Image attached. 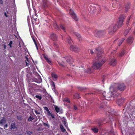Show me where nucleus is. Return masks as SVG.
Segmentation results:
<instances>
[{"label":"nucleus","mask_w":135,"mask_h":135,"mask_svg":"<svg viewBox=\"0 0 135 135\" xmlns=\"http://www.w3.org/2000/svg\"><path fill=\"white\" fill-rule=\"evenodd\" d=\"M64 102H67L68 103H70V100L68 98H65L64 99Z\"/></svg>","instance_id":"bb28decb"},{"label":"nucleus","mask_w":135,"mask_h":135,"mask_svg":"<svg viewBox=\"0 0 135 135\" xmlns=\"http://www.w3.org/2000/svg\"><path fill=\"white\" fill-rule=\"evenodd\" d=\"M50 114H47V115L49 116H50L52 118H54V116L51 114L50 112Z\"/></svg>","instance_id":"473e14b6"},{"label":"nucleus","mask_w":135,"mask_h":135,"mask_svg":"<svg viewBox=\"0 0 135 135\" xmlns=\"http://www.w3.org/2000/svg\"><path fill=\"white\" fill-rule=\"evenodd\" d=\"M12 41H10L8 44V46H9L10 47H12Z\"/></svg>","instance_id":"58836bf2"},{"label":"nucleus","mask_w":135,"mask_h":135,"mask_svg":"<svg viewBox=\"0 0 135 135\" xmlns=\"http://www.w3.org/2000/svg\"><path fill=\"white\" fill-rule=\"evenodd\" d=\"M50 84L54 88L55 85L54 83L53 82L51 81L50 83Z\"/></svg>","instance_id":"2f4dec72"},{"label":"nucleus","mask_w":135,"mask_h":135,"mask_svg":"<svg viewBox=\"0 0 135 135\" xmlns=\"http://www.w3.org/2000/svg\"><path fill=\"white\" fill-rule=\"evenodd\" d=\"M74 98H80V96L78 93H76L74 95Z\"/></svg>","instance_id":"5701e85b"},{"label":"nucleus","mask_w":135,"mask_h":135,"mask_svg":"<svg viewBox=\"0 0 135 135\" xmlns=\"http://www.w3.org/2000/svg\"><path fill=\"white\" fill-rule=\"evenodd\" d=\"M59 64L62 66H64V62H63L62 61L61 63L60 62H59Z\"/></svg>","instance_id":"72a5a7b5"},{"label":"nucleus","mask_w":135,"mask_h":135,"mask_svg":"<svg viewBox=\"0 0 135 135\" xmlns=\"http://www.w3.org/2000/svg\"><path fill=\"white\" fill-rule=\"evenodd\" d=\"M75 35L76 36L78 37L79 38V40H81V35L79 34L77 32H75L74 33Z\"/></svg>","instance_id":"4468645a"},{"label":"nucleus","mask_w":135,"mask_h":135,"mask_svg":"<svg viewBox=\"0 0 135 135\" xmlns=\"http://www.w3.org/2000/svg\"><path fill=\"white\" fill-rule=\"evenodd\" d=\"M67 41L69 44H70V42L71 39L70 37H69L67 38Z\"/></svg>","instance_id":"e433bc0d"},{"label":"nucleus","mask_w":135,"mask_h":135,"mask_svg":"<svg viewBox=\"0 0 135 135\" xmlns=\"http://www.w3.org/2000/svg\"><path fill=\"white\" fill-rule=\"evenodd\" d=\"M8 126V125L7 124H6L4 126V128L5 129Z\"/></svg>","instance_id":"3c124183"},{"label":"nucleus","mask_w":135,"mask_h":135,"mask_svg":"<svg viewBox=\"0 0 135 135\" xmlns=\"http://www.w3.org/2000/svg\"><path fill=\"white\" fill-rule=\"evenodd\" d=\"M129 6H126L125 7V11H127L128 9H129Z\"/></svg>","instance_id":"c9c22d12"},{"label":"nucleus","mask_w":135,"mask_h":135,"mask_svg":"<svg viewBox=\"0 0 135 135\" xmlns=\"http://www.w3.org/2000/svg\"><path fill=\"white\" fill-rule=\"evenodd\" d=\"M123 100H122L120 99L119 100V101H118L117 100V103L119 105H120V103H122L123 102Z\"/></svg>","instance_id":"b1692460"},{"label":"nucleus","mask_w":135,"mask_h":135,"mask_svg":"<svg viewBox=\"0 0 135 135\" xmlns=\"http://www.w3.org/2000/svg\"><path fill=\"white\" fill-rule=\"evenodd\" d=\"M35 97H36L37 98H38L39 100L41 99L42 98L41 96L40 95H36L35 96Z\"/></svg>","instance_id":"c85d7f7f"},{"label":"nucleus","mask_w":135,"mask_h":135,"mask_svg":"<svg viewBox=\"0 0 135 135\" xmlns=\"http://www.w3.org/2000/svg\"><path fill=\"white\" fill-rule=\"evenodd\" d=\"M16 128L15 124L14 123L12 124H11V128Z\"/></svg>","instance_id":"cd10ccee"},{"label":"nucleus","mask_w":135,"mask_h":135,"mask_svg":"<svg viewBox=\"0 0 135 135\" xmlns=\"http://www.w3.org/2000/svg\"><path fill=\"white\" fill-rule=\"evenodd\" d=\"M60 128L62 131L64 132H66V130L64 128L63 126L61 125L60 126Z\"/></svg>","instance_id":"6ab92c4d"},{"label":"nucleus","mask_w":135,"mask_h":135,"mask_svg":"<svg viewBox=\"0 0 135 135\" xmlns=\"http://www.w3.org/2000/svg\"><path fill=\"white\" fill-rule=\"evenodd\" d=\"M4 49H6V47L5 45H4Z\"/></svg>","instance_id":"5fc2aeb1"},{"label":"nucleus","mask_w":135,"mask_h":135,"mask_svg":"<svg viewBox=\"0 0 135 135\" xmlns=\"http://www.w3.org/2000/svg\"><path fill=\"white\" fill-rule=\"evenodd\" d=\"M124 39L123 38L122 40L121 41H119V42L118 43V45L119 46H120V45L122 44V42H123V41H124Z\"/></svg>","instance_id":"a878e982"},{"label":"nucleus","mask_w":135,"mask_h":135,"mask_svg":"<svg viewBox=\"0 0 135 135\" xmlns=\"http://www.w3.org/2000/svg\"><path fill=\"white\" fill-rule=\"evenodd\" d=\"M11 27L12 29H14V28L15 27V24H13L12 25L11 24Z\"/></svg>","instance_id":"a19ab883"},{"label":"nucleus","mask_w":135,"mask_h":135,"mask_svg":"<svg viewBox=\"0 0 135 135\" xmlns=\"http://www.w3.org/2000/svg\"><path fill=\"white\" fill-rule=\"evenodd\" d=\"M63 123L64 124L65 126L67 127V123L65 121V120H63Z\"/></svg>","instance_id":"7c9ffc66"},{"label":"nucleus","mask_w":135,"mask_h":135,"mask_svg":"<svg viewBox=\"0 0 135 135\" xmlns=\"http://www.w3.org/2000/svg\"><path fill=\"white\" fill-rule=\"evenodd\" d=\"M107 98H105V99L107 100H110V99H110V97H108V95H107Z\"/></svg>","instance_id":"a18cd8bd"},{"label":"nucleus","mask_w":135,"mask_h":135,"mask_svg":"<svg viewBox=\"0 0 135 135\" xmlns=\"http://www.w3.org/2000/svg\"><path fill=\"white\" fill-rule=\"evenodd\" d=\"M101 52L98 51L97 55L98 61L94 63L92 66V68L94 69H99L105 62L106 60L105 59L102 57H101Z\"/></svg>","instance_id":"f257e3e1"},{"label":"nucleus","mask_w":135,"mask_h":135,"mask_svg":"<svg viewBox=\"0 0 135 135\" xmlns=\"http://www.w3.org/2000/svg\"><path fill=\"white\" fill-rule=\"evenodd\" d=\"M100 32H98V34H99V33H100Z\"/></svg>","instance_id":"13d9d810"},{"label":"nucleus","mask_w":135,"mask_h":135,"mask_svg":"<svg viewBox=\"0 0 135 135\" xmlns=\"http://www.w3.org/2000/svg\"><path fill=\"white\" fill-rule=\"evenodd\" d=\"M26 66H28V64L27 63V62H26Z\"/></svg>","instance_id":"864d4df0"},{"label":"nucleus","mask_w":135,"mask_h":135,"mask_svg":"<svg viewBox=\"0 0 135 135\" xmlns=\"http://www.w3.org/2000/svg\"><path fill=\"white\" fill-rule=\"evenodd\" d=\"M6 122L5 119L4 118L1 119H0V124L1 125L3 124Z\"/></svg>","instance_id":"f8f14e48"},{"label":"nucleus","mask_w":135,"mask_h":135,"mask_svg":"<svg viewBox=\"0 0 135 135\" xmlns=\"http://www.w3.org/2000/svg\"><path fill=\"white\" fill-rule=\"evenodd\" d=\"M55 109L56 111L58 113H62V110L57 106H55Z\"/></svg>","instance_id":"9b49d317"},{"label":"nucleus","mask_w":135,"mask_h":135,"mask_svg":"<svg viewBox=\"0 0 135 135\" xmlns=\"http://www.w3.org/2000/svg\"><path fill=\"white\" fill-rule=\"evenodd\" d=\"M69 13L70 15L72 17L73 19L75 20L76 21L78 20L77 17L73 11L72 9H70Z\"/></svg>","instance_id":"39448f33"},{"label":"nucleus","mask_w":135,"mask_h":135,"mask_svg":"<svg viewBox=\"0 0 135 135\" xmlns=\"http://www.w3.org/2000/svg\"><path fill=\"white\" fill-rule=\"evenodd\" d=\"M20 47L21 46V45L20 44Z\"/></svg>","instance_id":"4d7b16f0"},{"label":"nucleus","mask_w":135,"mask_h":135,"mask_svg":"<svg viewBox=\"0 0 135 135\" xmlns=\"http://www.w3.org/2000/svg\"><path fill=\"white\" fill-rule=\"evenodd\" d=\"M54 27L58 29L59 27L56 23H55L54 25Z\"/></svg>","instance_id":"c03bdc74"},{"label":"nucleus","mask_w":135,"mask_h":135,"mask_svg":"<svg viewBox=\"0 0 135 135\" xmlns=\"http://www.w3.org/2000/svg\"><path fill=\"white\" fill-rule=\"evenodd\" d=\"M35 112L37 114H39L40 113V112H38L36 110H35Z\"/></svg>","instance_id":"49530a36"},{"label":"nucleus","mask_w":135,"mask_h":135,"mask_svg":"<svg viewBox=\"0 0 135 135\" xmlns=\"http://www.w3.org/2000/svg\"><path fill=\"white\" fill-rule=\"evenodd\" d=\"M44 109L47 111V114H50V112L49 111V110L48 109V108L47 107H44Z\"/></svg>","instance_id":"aec40b11"},{"label":"nucleus","mask_w":135,"mask_h":135,"mask_svg":"<svg viewBox=\"0 0 135 135\" xmlns=\"http://www.w3.org/2000/svg\"><path fill=\"white\" fill-rule=\"evenodd\" d=\"M109 134L111 135H116V133L114 132L113 129H112L110 131Z\"/></svg>","instance_id":"f3484780"},{"label":"nucleus","mask_w":135,"mask_h":135,"mask_svg":"<svg viewBox=\"0 0 135 135\" xmlns=\"http://www.w3.org/2000/svg\"><path fill=\"white\" fill-rule=\"evenodd\" d=\"M3 3L2 0H0V4H2Z\"/></svg>","instance_id":"603ef678"},{"label":"nucleus","mask_w":135,"mask_h":135,"mask_svg":"<svg viewBox=\"0 0 135 135\" xmlns=\"http://www.w3.org/2000/svg\"><path fill=\"white\" fill-rule=\"evenodd\" d=\"M112 6H113V7H114V4H113Z\"/></svg>","instance_id":"6e6d98bb"},{"label":"nucleus","mask_w":135,"mask_h":135,"mask_svg":"<svg viewBox=\"0 0 135 135\" xmlns=\"http://www.w3.org/2000/svg\"><path fill=\"white\" fill-rule=\"evenodd\" d=\"M71 50L72 51L78 52L79 51V49L78 47L73 45H71L70 47Z\"/></svg>","instance_id":"423d86ee"},{"label":"nucleus","mask_w":135,"mask_h":135,"mask_svg":"<svg viewBox=\"0 0 135 135\" xmlns=\"http://www.w3.org/2000/svg\"><path fill=\"white\" fill-rule=\"evenodd\" d=\"M110 89H112V88H110Z\"/></svg>","instance_id":"680f3d73"},{"label":"nucleus","mask_w":135,"mask_h":135,"mask_svg":"<svg viewBox=\"0 0 135 135\" xmlns=\"http://www.w3.org/2000/svg\"><path fill=\"white\" fill-rule=\"evenodd\" d=\"M47 0H42L43 6L44 7H45L46 4Z\"/></svg>","instance_id":"393cba45"},{"label":"nucleus","mask_w":135,"mask_h":135,"mask_svg":"<svg viewBox=\"0 0 135 135\" xmlns=\"http://www.w3.org/2000/svg\"><path fill=\"white\" fill-rule=\"evenodd\" d=\"M124 54V52L123 51V52H121L120 53V54L119 55V56H122Z\"/></svg>","instance_id":"ea45409f"},{"label":"nucleus","mask_w":135,"mask_h":135,"mask_svg":"<svg viewBox=\"0 0 135 135\" xmlns=\"http://www.w3.org/2000/svg\"><path fill=\"white\" fill-rule=\"evenodd\" d=\"M127 41L129 44H131L132 42V38L131 37H129Z\"/></svg>","instance_id":"2eb2a0df"},{"label":"nucleus","mask_w":135,"mask_h":135,"mask_svg":"<svg viewBox=\"0 0 135 135\" xmlns=\"http://www.w3.org/2000/svg\"><path fill=\"white\" fill-rule=\"evenodd\" d=\"M65 58L66 61L69 64H71L73 63V60L70 57L66 56L65 57Z\"/></svg>","instance_id":"0eeeda50"},{"label":"nucleus","mask_w":135,"mask_h":135,"mask_svg":"<svg viewBox=\"0 0 135 135\" xmlns=\"http://www.w3.org/2000/svg\"><path fill=\"white\" fill-rule=\"evenodd\" d=\"M8 12L7 11V12H5L4 13V15L6 16V17H8V16L7 15V14H8Z\"/></svg>","instance_id":"f704fd0d"},{"label":"nucleus","mask_w":135,"mask_h":135,"mask_svg":"<svg viewBox=\"0 0 135 135\" xmlns=\"http://www.w3.org/2000/svg\"><path fill=\"white\" fill-rule=\"evenodd\" d=\"M85 72L88 73H91L93 71V70L90 69V68H88V69L86 71L84 70Z\"/></svg>","instance_id":"a211bd4d"},{"label":"nucleus","mask_w":135,"mask_h":135,"mask_svg":"<svg viewBox=\"0 0 135 135\" xmlns=\"http://www.w3.org/2000/svg\"><path fill=\"white\" fill-rule=\"evenodd\" d=\"M115 26L113 25L110 26L108 29V31L109 34H111L113 33L116 30Z\"/></svg>","instance_id":"f03ea898"},{"label":"nucleus","mask_w":135,"mask_h":135,"mask_svg":"<svg viewBox=\"0 0 135 135\" xmlns=\"http://www.w3.org/2000/svg\"><path fill=\"white\" fill-rule=\"evenodd\" d=\"M60 27L64 31L65 30V28L64 26L62 25H60Z\"/></svg>","instance_id":"79ce46f5"},{"label":"nucleus","mask_w":135,"mask_h":135,"mask_svg":"<svg viewBox=\"0 0 135 135\" xmlns=\"http://www.w3.org/2000/svg\"><path fill=\"white\" fill-rule=\"evenodd\" d=\"M32 38L33 40V41H34V43L35 44V45L36 47V48H37V49H38V47L37 46V44L36 42L35 41V39L33 38Z\"/></svg>","instance_id":"c756f323"},{"label":"nucleus","mask_w":135,"mask_h":135,"mask_svg":"<svg viewBox=\"0 0 135 135\" xmlns=\"http://www.w3.org/2000/svg\"><path fill=\"white\" fill-rule=\"evenodd\" d=\"M125 17L123 16H122L119 18V21L117 23V25L118 27H120L123 25L124 19Z\"/></svg>","instance_id":"7ed1b4c3"},{"label":"nucleus","mask_w":135,"mask_h":135,"mask_svg":"<svg viewBox=\"0 0 135 135\" xmlns=\"http://www.w3.org/2000/svg\"><path fill=\"white\" fill-rule=\"evenodd\" d=\"M127 23H128V21H127Z\"/></svg>","instance_id":"052dcab7"},{"label":"nucleus","mask_w":135,"mask_h":135,"mask_svg":"<svg viewBox=\"0 0 135 135\" xmlns=\"http://www.w3.org/2000/svg\"><path fill=\"white\" fill-rule=\"evenodd\" d=\"M90 53L91 54H92L94 52L92 50H90Z\"/></svg>","instance_id":"8fccbe9b"},{"label":"nucleus","mask_w":135,"mask_h":135,"mask_svg":"<svg viewBox=\"0 0 135 135\" xmlns=\"http://www.w3.org/2000/svg\"><path fill=\"white\" fill-rule=\"evenodd\" d=\"M56 36L55 34L54 33H53L51 34V37L52 39L53 40H55V38L56 37Z\"/></svg>","instance_id":"dca6fc26"},{"label":"nucleus","mask_w":135,"mask_h":135,"mask_svg":"<svg viewBox=\"0 0 135 135\" xmlns=\"http://www.w3.org/2000/svg\"><path fill=\"white\" fill-rule=\"evenodd\" d=\"M91 129L95 133H97L98 131V129L97 128H92Z\"/></svg>","instance_id":"412c9836"},{"label":"nucleus","mask_w":135,"mask_h":135,"mask_svg":"<svg viewBox=\"0 0 135 135\" xmlns=\"http://www.w3.org/2000/svg\"><path fill=\"white\" fill-rule=\"evenodd\" d=\"M116 61L114 58L111 59L109 62V64L112 66H114L115 64Z\"/></svg>","instance_id":"6e6552de"},{"label":"nucleus","mask_w":135,"mask_h":135,"mask_svg":"<svg viewBox=\"0 0 135 135\" xmlns=\"http://www.w3.org/2000/svg\"><path fill=\"white\" fill-rule=\"evenodd\" d=\"M118 88L119 90L120 91H123L125 89V87L124 84L122 83L119 85Z\"/></svg>","instance_id":"1a4fd4ad"},{"label":"nucleus","mask_w":135,"mask_h":135,"mask_svg":"<svg viewBox=\"0 0 135 135\" xmlns=\"http://www.w3.org/2000/svg\"><path fill=\"white\" fill-rule=\"evenodd\" d=\"M18 119H20V118H18Z\"/></svg>","instance_id":"bf43d9fd"},{"label":"nucleus","mask_w":135,"mask_h":135,"mask_svg":"<svg viewBox=\"0 0 135 135\" xmlns=\"http://www.w3.org/2000/svg\"><path fill=\"white\" fill-rule=\"evenodd\" d=\"M51 76L52 79L54 80H56L57 78V76L56 75L54 74H52Z\"/></svg>","instance_id":"ddd939ff"},{"label":"nucleus","mask_w":135,"mask_h":135,"mask_svg":"<svg viewBox=\"0 0 135 135\" xmlns=\"http://www.w3.org/2000/svg\"><path fill=\"white\" fill-rule=\"evenodd\" d=\"M74 108L75 110H76L77 109V107L75 105L74 106Z\"/></svg>","instance_id":"09e8293b"},{"label":"nucleus","mask_w":135,"mask_h":135,"mask_svg":"<svg viewBox=\"0 0 135 135\" xmlns=\"http://www.w3.org/2000/svg\"><path fill=\"white\" fill-rule=\"evenodd\" d=\"M44 124L45 126H48V127L49 126V125L48 124H46V123H44Z\"/></svg>","instance_id":"de8ad7c7"},{"label":"nucleus","mask_w":135,"mask_h":135,"mask_svg":"<svg viewBox=\"0 0 135 135\" xmlns=\"http://www.w3.org/2000/svg\"><path fill=\"white\" fill-rule=\"evenodd\" d=\"M97 11V9L94 6H90L89 12L91 14H94Z\"/></svg>","instance_id":"20e7f679"},{"label":"nucleus","mask_w":135,"mask_h":135,"mask_svg":"<svg viewBox=\"0 0 135 135\" xmlns=\"http://www.w3.org/2000/svg\"><path fill=\"white\" fill-rule=\"evenodd\" d=\"M26 133H27V134H29V135H31L32 134V132H31L29 131H27L26 132Z\"/></svg>","instance_id":"37998d69"},{"label":"nucleus","mask_w":135,"mask_h":135,"mask_svg":"<svg viewBox=\"0 0 135 135\" xmlns=\"http://www.w3.org/2000/svg\"><path fill=\"white\" fill-rule=\"evenodd\" d=\"M129 30V29H128L125 31L124 33V36H126L127 35V34L128 33Z\"/></svg>","instance_id":"4be33fe9"},{"label":"nucleus","mask_w":135,"mask_h":135,"mask_svg":"<svg viewBox=\"0 0 135 135\" xmlns=\"http://www.w3.org/2000/svg\"><path fill=\"white\" fill-rule=\"evenodd\" d=\"M44 57L45 59L47 61V62L50 64L51 65L52 64L51 61L50 59L48 58L47 57L46 55H44Z\"/></svg>","instance_id":"9d476101"},{"label":"nucleus","mask_w":135,"mask_h":135,"mask_svg":"<svg viewBox=\"0 0 135 135\" xmlns=\"http://www.w3.org/2000/svg\"><path fill=\"white\" fill-rule=\"evenodd\" d=\"M33 119L31 117H30L28 119V121H30L32 120Z\"/></svg>","instance_id":"4c0bfd02"}]
</instances>
